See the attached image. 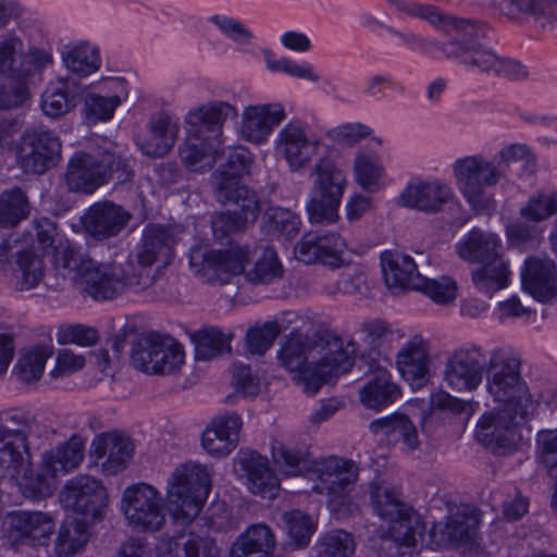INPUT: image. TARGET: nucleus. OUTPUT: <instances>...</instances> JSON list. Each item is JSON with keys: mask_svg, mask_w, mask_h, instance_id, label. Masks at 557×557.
<instances>
[{"mask_svg": "<svg viewBox=\"0 0 557 557\" xmlns=\"http://www.w3.org/2000/svg\"><path fill=\"white\" fill-rule=\"evenodd\" d=\"M238 116L235 104L213 100L189 110L185 116L187 138L180 147V157L191 172H203L214 163L221 145L224 123Z\"/></svg>", "mask_w": 557, "mask_h": 557, "instance_id": "7ed1b4c3", "label": "nucleus"}, {"mask_svg": "<svg viewBox=\"0 0 557 557\" xmlns=\"http://www.w3.org/2000/svg\"><path fill=\"white\" fill-rule=\"evenodd\" d=\"M171 557H219L220 549L215 541L196 533L182 534L170 547Z\"/></svg>", "mask_w": 557, "mask_h": 557, "instance_id": "8fccbe9b", "label": "nucleus"}, {"mask_svg": "<svg viewBox=\"0 0 557 557\" xmlns=\"http://www.w3.org/2000/svg\"><path fill=\"white\" fill-rule=\"evenodd\" d=\"M403 209H461L462 203L454 187L438 177L411 176L394 198Z\"/></svg>", "mask_w": 557, "mask_h": 557, "instance_id": "f8f14e48", "label": "nucleus"}, {"mask_svg": "<svg viewBox=\"0 0 557 557\" xmlns=\"http://www.w3.org/2000/svg\"><path fill=\"white\" fill-rule=\"evenodd\" d=\"M91 455L98 459L107 457L104 465L111 472H117L125 468L132 459L134 444L129 437L116 432H108L97 435L91 443Z\"/></svg>", "mask_w": 557, "mask_h": 557, "instance_id": "c756f323", "label": "nucleus"}, {"mask_svg": "<svg viewBox=\"0 0 557 557\" xmlns=\"http://www.w3.org/2000/svg\"><path fill=\"white\" fill-rule=\"evenodd\" d=\"M370 495L375 512L384 520L399 515L407 507L398 497L397 492L385 481L375 480L370 483Z\"/></svg>", "mask_w": 557, "mask_h": 557, "instance_id": "603ef678", "label": "nucleus"}, {"mask_svg": "<svg viewBox=\"0 0 557 557\" xmlns=\"http://www.w3.org/2000/svg\"><path fill=\"white\" fill-rule=\"evenodd\" d=\"M343 346V342L331 334L311 344L307 337L294 335L284 343L277 352L281 367L295 373V377L305 383L306 388L317 393L332 376L348 372L352 367L355 352Z\"/></svg>", "mask_w": 557, "mask_h": 557, "instance_id": "f03ea898", "label": "nucleus"}, {"mask_svg": "<svg viewBox=\"0 0 557 557\" xmlns=\"http://www.w3.org/2000/svg\"><path fill=\"white\" fill-rule=\"evenodd\" d=\"M54 63L50 47L28 46L14 33L0 35V77H38Z\"/></svg>", "mask_w": 557, "mask_h": 557, "instance_id": "1a4fd4ad", "label": "nucleus"}, {"mask_svg": "<svg viewBox=\"0 0 557 557\" xmlns=\"http://www.w3.org/2000/svg\"><path fill=\"white\" fill-rule=\"evenodd\" d=\"M53 263L55 270L69 278L78 288L85 276L91 271L96 261L69 240L60 242L54 247Z\"/></svg>", "mask_w": 557, "mask_h": 557, "instance_id": "2f4dec72", "label": "nucleus"}, {"mask_svg": "<svg viewBox=\"0 0 557 557\" xmlns=\"http://www.w3.org/2000/svg\"><path fill=\"white\" fill-rule=\"evenodd\" d=\"M262 227L268 235L290 239L299 233L300 219L294 211H268L262 218Z\"/></svg>", "mask_w": 557, "mask_h": 557, "instance_id": "13d9d810", "label": "nucleus"}, {"mask_svg": "<svg viewBox=\"0 0 557 557\" xmlns=\"http://www.w3.org/2000/svg\"><path fill=\"white\" fill-rule=\"evenodd\" d=\"M442 51L447 58H456L471 71L493 74L510 81L527 78L525 66L510 58L497 55L490 48L475 45L460 46L457 44H443Z\"/></svg>", "mask_w": 557, "mask_h": 557, "instance_id": "dca6fc26", "label": "nucleus"}, {"mask_svg": "<svg viewBox=\"0 0 557 557\" xmlns=\"http://www.w3.org/2000/svg\"><path fill=\"white\" fill-rule=\"evenodd\" d=\"M61 59L65 69L79 77H87L101 67L100 49L89 41L81 40L64 45Z\"/></svg>", "mask_w": 557, "mask_h": 557, "instance_id": "c9c22d12", "label": "nucleus"}, {"mask_svg": "<svg viewBox=\"0 0 557 557\" xmlns=\"http://www.w3.org/2000/svg\"><path fill=\"white\" fill-rule=\"evenodd\" d=\"M283 274L282 265L276 252L265 248L262 256L257 260L252 270L246 273V277L253 284H268Z\"/></svg>", "mask_w": 557, "mask_h": 557, "instance_id": "680f3d73", "label": "nucleus"}, {"mask_svg": "<svg viewBox=\"0 0 557 557\" xmlns=\"http://www.w3.org/2000/svg\"><path fill=\"white\" fill-rule=\"evenodd\" d=\"M308 456L307 450L290 449L280 442L272 446L273 461L285 475L301 474L306 469Z\"/></svg>", "mask_w": 557, "mask_h": 557, "instance_id": "052dcab7", "label": "nucleus"}, {"mask_svg": "<svg viewBox=\"0 0 557 557\" xmlns=\"http://www.w3.org/2000/svg\"><path fill=\"white\" fill-rule=\"evenodd\" d=\"M180 129L177 116L168 112H159L149 119L147 133L137 137L136 145L147 157L163 158L175 146Z\"/></svg>", "mask_w": 557, "mask_h": 557, "instance_id": "5701e85b", "label": "nucleus"}, {"mask_svg": "<svg viewBox=\"0 0 557 557\" xmlns=\"http://www.w3.org/2000/svg\"><path fill=\"white\" fill-rule=\"evenodd\" d=\"M520 360L493 356L486 367L487 391L497 401L505 405L482 416L475 436L480 443L498 455L513 451L522 440L519 432L527 411L518 394L523 387L520 375Z\"/></svg>", "mask_w": 557, "mask_h": 557, "instance_id": "f257e3e1", "label": "nucleus"}, {"mask_svg": "<svg viewBox=\"0 0 557 557\" xmlns=\"http://www.w3.org/2000/svg\"><path fill=\"white\" fill-rule=\"evenodd\" d=\"M314 174L306 209H338L347 186L343 170L333 160L321 158L314 166Z\"/></svg>", "mask_w": 557, "mask_h": 557, "instance_id": "6ab92c4d", "label": "nucleus"}, {"mask_svg": "<svg viewBox=\"0 0 557 557\" xmlns=\"http://www.w3.org/2000/svg\"><path fill=\"white\" fill-rule=\"evenodd\" d=\"M53 532L52 517L42 511L15 510L3 520V536L15 550L23 546H47Z\"/></svg>", "mask_w": 557, "mask_h": 557, "instance_id": "f3484780", "label": "nucleus"}, {"mask_svg": "<svg viewBox=\"0 0 557 557\" xmlns=\"http://www.w3.org/2000/svg\"><path fill=\"white\" fill-rule=\"evenodd\" d=\"M46 269L44 255L34 248L15 251L12 270L20 290L37 287L46 276Z\"/></svg>", "mask_w": 557, "mask_h": 557, "instance_id": "58836bf2", "label": "nucleus"}, {"mask_svg": "<svg viewBox=\"0 0 557 557\" xmlns=\"http://www.w3.org/2000/svg\"><path fill=\"white\" fill-rule=\"evenodd\" d=\"M398 396V387L389 381L385 372H380L360 389L361 403L373 409L392 404Z\"/></svg>", "mask_w": 557, "mask_h": 557, "instance_id": "de8ad7c7", "label": "nucleus"}, {"mask_svg": "<svg viewBox=\"0 0 557 557\" xmlns=\"http://www.w3.org/2000/svg\"><path fill=\"white\" fill-rule=\"evenodd\" d=\"M121 509L127 523L135 530L157 532L165 524L164 499L147 483H136L122 494Z\"/></svg>", "mask_w": 557, "mask_h": 557, "instance_id": "9b49d317", "label": "nucleus"}, {"mask_svg": "<svg viewBox=\"0 0 557 557\" xmlns=\"http://www.w3.org/2000/svg\"><path fill=\"white\" fill-rule=\"evenodd\" d=\"M32 465L29 442H21L10 433L0 430V472L13 471L20 473L26 466Z\"/></svg>", "mask_w": 557, "mask_h": 557, "instance_id": "a18cd8bd", "label": "nucleus"}, {"mask_svg": "<svg viewBox=\"0 0 557 557\" xmlns=\"http://www.w3.org/2000/svg\"><path fill=\"white\" fill-rule=\"evenodd\" d=\"M89 533L85 522L74 520L59 530L55 553L59 557H72L88 542Z\"/></svg>", "mask_w": 557, "mask_h": 557, "instance_id": "864d4df0", "label": "nucleus"}, {"mask_svg": "<svg viewBox=\"0 0 557 557\" xmlns=\"http://www.w3.org/2000/svg\"><path fill=\"white\" fill-rule=\"evenodd\" d=\"M396 364L412 387H421L429 374L428 349L423 341L419 337L409 341L397 354Z\"/></svg>", "mask_w": 557, "mask_h": 557, "instance_id": "72a5a7b5", "label": "nucleus"}, {"mask_svg": "<svg viewBox=\"0 0 557 557\" xmlns=\"http://www.w3.org/2000/svg\"><path fill=\"white\" fill-rule=\"evenodd\" d=\"M231 335L223 334L219 329L209 327L193 333L196 359L209 360L231 349Z\"/></svg>", "mask_w": 557, "mask_h": 557, "instance_id": "3c124183", "label": "nucleus"}, {"mask_svg": "<svg viewBox=\"0 0 557 557\" xmlns=\"http://www.w3.org/2000/svg\"><path fill=\"white\" fill-rule=\"evenodd\" d=\"M129 219L127 211H86L81 221L90 236L107 238L116 235Z\"/></svg>", "mask_w": 557, "mask_h": 557, "instance_id": "37998d69", "label": "nucleus"}, {"mask_svg": "<svg viewBox=\"0 0 557 557\" xmlns=\"http://www.w3.org/2000/svg\"><path fill=\"white\" fill-rule=\"evenodd\" d=\"M370 431L391 441H401L409 449L419 446L417 429L410 419L403 413H394L371 422Z\"/></svg>", "mask_w": 557, "mask_h": 557, "instance_id": "79ce46f5", "label": "nucleus"}, {"mask_svg": "<svg viewBox=\"0 0 557 557\" xmlns=\"http://www.w3.org/2000/svg\"><path fill=\"white\" fill-rule=\"evenodd\" d=\"M210 487V475L205 467L182 465L168 481L165 506L175 519L191 521L199 515Z\"/></svg>", "mask_w": 557, "mask_h": 557, "instance_id": "0eeeda50", "label": "nucleus"}, {"mask_svg": "<svg viewBox=\"0 0 557 557\" xmlns=\"http://www.w3.org/2000/svg\"><path fill=\"white\" fill-rule=\"evenodd\" d=\"M281 329L276 322L269 321L261 326L250 327L246 334L249 352L263 355L273 344Z\"/></svg>", "mask_w": 557, "mask_h": 557, "instance_id": "338daca9", "label": "nucleus"}, {"mask_svg": "<svg viewBox=\"0 0 557 557\" xmlns=\"http://www.w3.org/2000/svg\"><path fill=\"white\" fill-rule=\"evenodd\" d=\"M381 261L385 284L393 293L418 289L423 284L424 276L417 271V264L409 256L386 251Z\"/></svg>", "mask_w": 557, "mask_h": 557, "instance_id": "c85d7f7f", "label": "nucleus"}, {"mask_svg": "<svg viewBox=\"0 0 557 557\" xmlns=\"http://www.w3.org/2000/svg\"><path fill=\"white\" fill-rule=\"evenodd\" d=\"M352 173L355 182L368 193H377L386 186L385 166L379 154L373 151L359 150L356 153Z\"/></svg>", "mask_w": 557, "mask_h": 557, "instance_id": "4c0bfd02", "label": "nucleus"}, {"mask_svg": "<svg viewBox=\"0 0 557 557\" xmlns=\"http://www.w3.org/2000/svg\"><path fill=\"white\" fill-rule=\"evenodd\" d=\"M62 145L58 134L46 127L27 128L18 148L17 161L26 174H44L62 159Z\"/></svg>", "mask_w": 557, "mask_h": 557, "instance_id": "4468645a", "label": "nucleus"}, {"mask_svg": "<svg viewBox=\"0 0 557 557\" xmlns=\"http://www.w3.org/2000/svg\"><path fill=\"white\" fill-rule=\"evenodd\" d=\"M486 367L480 349H459L447 360L445 380L454 389L473 391L481 384Z\"/></svg>", "mask_w": 557, "mask_h": 557, "instance_id": "b1692460", "label": "nucleus"}, {"mask_svg": "<svg viewBox=\"0 0 557 557\" xmlns=\"http://www.w3.org/2000/svg\"><path fill=\"white\" fill-rule=\"evenodd\" d=\"M84 86L70 76L50 81L40 96V108L50 119H59L73 111L82 101Z\"/></svg>", "mask_w": 557, "mask_h": 557, "instance_id": "a878e982", "label": "nucleus"}, {"mask_svg": "<svg viewBox=\"0 0 557 557\" xmlns=\"http://www.w3.org/2000/svg\"><path fill=\"white\" fill-rule=\"evenodd\" d=\"M153 282V275L132 272L126 264L96 262L78 289L95 300H111L123 294L127 287L146 289Z\"/></svg>", "mask_w": 557, "mask_h": 557, "instance_id": "6e6552de", "label": "nucleus"}, {"mask_svg": "<svg viewBox=\"0 0 557 557\" xmlns=\"http://www.w3.org/2000/svg\"><path fill=\"white\" fill-rule=\"evenodd\" d=\"M265 66L270 72L284 73L295 78L319 82L320 76L313 71V66L308 62H297L289 58H274V53L269 49L262 50Z\"/></svg>", "mask_w": 557, "mask_h": 557, "instance_id": "6e6d98bb", "label": "nucleus"}, {"mask_svg": "<svg viewBox=\"0 0 557 557\" xmlns=\"http://www.w3.org/2000/svg\"><path fill=\"white\" fill-rule=\"evenodd\" d=\"M493 161L498 163L503 171V180L506 177L510 164L522 162L518 178L527 180L535 175L537 171V158L525 144L515 143L504 146L493 157Z\"/></svg>", "mask_w": 557, "mask_h": 557, "instance_id": "c03bdc74", "label": "nucleus"}, {"mask_svg": "<svg viewBox=\"0 0 557 557\" xmlns=\"http://www.w3.org/2000/svg\"><path fill=\"white\" fill-rule=\"evenodd\" d=\"M386 521L389 523L387 536L398 545L414 546L424 531L419 516L408 506Z\"/></svg>", "mask_w": 557, "mask_h": 557, "instance_id": "49530a36", "label": "nucleus"}, {"mask_svg": "<svg viewBox=\"0 0 557 557\" xmlns=\"http://www.w3.org/2000/svg\"><path fill=\"white\" fill-rule=\"evenodd\" d=\"M49 352L45 348H37L22 356L14 370L17 377L24 383L37 382L44 372Z\"/></svg>", "mask_w": 557, "mask_h": 557, "instance_id": "0e129e2a", "label": "nucleus"}, {"mask_svg": "<svg viewBox=\"0 0 557 557\" xmlns=\"http://www.w3.org/2000/svg\"><path fill=\"white\" fill-rule=\"evenodd\" d=\"M509 271L499 258L476 269L472 273V282L480 290L493 293L507 286Z\"/></svg>", "mask_w": 557, "mask_h": 557, "instance_id": "5fc2aeb1", "label": "nucleus"}, {"mask_svg": "<svg viewBox=\"0 0 557 557\" xmlns=\"http://www.w3.org/2000/svg\"><path fill=\"white\" fill-rule=\"evenodd\" d=\"M26 466L23 470H25L24 474L20 480V488L23 495L27 498L39 499L47 496H50L53 492V485L51 483L50 476L41 467V471H27Z\"/></svg>", "mask_w": 557, "mask_h": 557, "instance_id": "69168bd1", "label": "nucleus"}, {"mask_svg": "<svg viewBox=\"0 0 557 557\" xmlns=\"http://www.w3.org/2000/svg\"><path fill=\"white\" fill-rule=\"evenodd\" d=\"M133 177L134 170L129 159L114 152H104L99 158L81 153L69 162L66 184L73 191L92 194L110 180L126 183Z\"/></svg>", "mask_w": 557, "mask_h": 557, "instance_id": "423d86ee", "label": "nucleus"}, {"mask_svg": "<svg viewBox=\"0 0 557 557\" xmlns=\"http://www.w3.org/2000/svg\"><path fill=\"white\" fill-rule=\"evenodd\" d=\"M498 247L499 239L495 234L473 228L468 237L458 244L457 252L466 261L483 264L500 258Z\"/></svg>", "mask_w": 557, "mask_h": 557, "instance_id": "a19ab883", "label": "nucleus"}, {"mask_svg": "<svg viewBox=\"0 0 557 557\" xmlns=\"http://www.w3.org/2000/svg\"><path fill=\"white\" fill-rule=\"evenodd\" d=\"M174 243V233L171 227L156 224L148 225L144 230L141 245L136 253L139 269L136 270L132 262H127L126 267L132 272H143L151 275L149 269L154 263L161 261L166 264L169 262Z\"/></svg>", "mask_w": 557, "mask_h": 557, "instance_id": "393cba45", "label": "nucleus"}, {"mask_svg": "<svg viewBox=\"0 0 557 557\" xmlns=\"http://www.w3.org/2000/svg\"><path fill=\"white\" fill-rule=\"evenodd\" d=\"M453 177L458 191L471 209H491L495 205L490 188L503 180L498 163L482 153L456 159L451 164Z\"/></svg>", "mask_w": 557, "mask_h": 557, "instance_id": "39448f33", "label": "nucleus"}, {"mask_svg": "<svg viewBox=\"0 0 557 557\" xmlns=\"http://www.w3.org/2000/svg\"><path fill=\"white\" fill-rule=\"evenodd\" d=\"M239 463L246 472L248 488L252 494L269 499L276 496L280 482L264 457L257 453H250L242 457Z\"/></svg>", "mask_w": 557, "mask_h": 557, "instance_id": "f704fd0d", "label": "nucleus"}, {"mask_svg": "<svg viewBox=\"0 0 557 557\" xmlns=\"http://www.w3.org/2000/svg\"><path fill=\"white\" fill-rule=\"evenodd\" d=\"M282 520L285 524V529L287 530L289 537L294 541V543L299 546L308 544L313 531V525L308 515L299 510H293L289 512H284Z\"/></svg>", "mask_w": 557, "mask_h": 557, "instance_id": "774afa93", "label": "nucleus"}, {"mask_svg": "<svg viewBox=\"0 0 557 557\" xmlns=\"http://www.w3.org/2000/svg\"><path fill=\"white\" fill-rule=\"evenodd\" d=\"M249 259V250L246 247L232 246L227 250L206 251L201 248H194L189 255L190 265L197 271H202L218 281L225 284L232 275L244 272L245 263Z\"/></svg>", "mask_w": 557, "mask_h": 557, "instance_id": "412c9836", "label": "nucleus"}, {"mask_svg": "<svg viewBox=\"0 0 557 557\" xmlns=\"http://www.w3.org/2000/svg\"><path fill=\"white\" fill-rule=\"evenodd\" d=\"M112 95L89 94L84 99L83 111L90 123L107 122L113 117L116 108L127 98L128 89L125 78L115 77L108 82Z\"/></svg>", "mask_w": 557, "mask_h": 557, "instance_id": "473e14b6", "label": "nucleus"}, {"mask_svg": "<svg viewBox=\"0 0 557 557\" xmlns=\"http://www.w3.org/2000/svg\"><path fill=\"white\" fill-rule=\"evenodd\" d=\"M84 441L79 435H72L69 441L42 456V468L55 476L59 471L69 472L76 469L84 458Z\"/></svg>", "mask_w": 557, "mask_h": 557, "instance_id": "ea45409f", "label": "nucleus"}, {"mask_svg": "<svg viewBox=\"0 0 557 557\" xmlns=\"http://www.w3.org/2000/svg\"><path fill=\"white\" fill-rule=\"evenodd\" d=\"M318 471L321 485L313 490L330 497L329 507L337 518H343L357 509V506L346 497L358 478V468L355 462L330 457L321 463Z\"/></svg>", "mask_w": 557, "mask_h": 557, "instance_id": "ddd939ff", "label": "nucleus"}, {"mask_svg": "<svg viewBox=\"0 0 557 557\" xmlns=\"http://www.w3.org/2000/svg\"><path fill=\"white\" fill-rule=\"evenodd\" d=\"M258 211H219L212 218V231L214 237L223 240L231 233H236L246 228L248 223H255L258 219Z\"/></svg>", "mask_w": 557, "mask_h": 557, "instance_id": "4d7b16f0", "label": "nucleus"}, {"mask_svg": "<svg viewBox=\"0 0 557 557\" xmlns=\"http://www.w3.org/2000/svg\"><path fill=\"white\" fill-rule=\"evenodd\" d=\"M242 426L243 422L237 413L216 417L202 433V447L215 457L228 455L239 443Z\"/></svg>", "mask_w": 557, "mask_h": 557, "instance_id": "cd10ccee", "label": "nucleus"}, {"mask_svg": "<svg viewBox=\"0 0 557 557\" xmlns=\"http://www.w3.org/2000/svg\"><path fill=\"white\" fill-rule=\"evenodd\" d=\"M355 549L352 535L343 530H335L318 542L315 557H351Z\"/></svg>", "mask_w": 557, "mask_h": 557, "instance_id": "bf43d9fd", "label": "nucleus"}, {"mask_svg": "<svg viewBox=\"0 0 557 557\" xmlns=\"http://www.w3.org/2000/svg\"><path fill=\"white\" fill-rule=\"evenodd\" d=\"M60 500L66 509L92 521L100 520L108 506V494L99 480L78 475L70 480L60 492Z\"/></svg>", "mask_w": 557, "mask_h": 557, "instance_id": "a211bd4d", "label": "nucleus"}, {"mask_svg": "<svg viewBox=\"0 0 557 557\" xmlns=\"http://www.w3.org/2000/svg\"><path fill=\"white\" fill-rule=\"evenodd\" d=\"M275 547L272 530L263 523L250 525L233 544L231 557H270Z\"/></svg>", "mask_w": 557, "mask_h": 557, "instance_id": "e433bc0d", "label": "nucleus"}, {"mask_svg": "<svg viewBox=\"0 0 557 557\" xmlns=\"http://www.w3.org/2000/svg\"><path fill=\"white\" fill-rule=\"evenodd\" d=\"M346 244L336 233L318 235L306 233L294 249L295 257L306 263H321L331 268L343 265V252Z\"/></svg>", "mask_w": 557, "mask_h": 557, "instance_id": "4be33fe9", "label": "nucleus"}, {"mask_svg": "<svg viewBox=\"0 0 557 557\" xmlns=\"http://www.w3.org/2000/svg\"><path fill=\"white\" fill-rule=\"evenodd\" d=\"M521 277L524 290L542 302L557 295V267L549 258L527 259Z\"/></svg>", "mask_w": 557, "mask_h": 557, "instance_id": "bb28decb", "label": "nucleus"}, {"mask_svg": "<svg viewBox=\"0 0 557 557\" xmlns=\"http://www.w3.org/2000/svg\"><path fill=\"white\" fill-rule=\"evenodd\" d=\"M321 145L310 124L301 119L289 120L276 134L274 148L292 172L307 168Z\"/></svg>", "mask_w": 557, "mask_h": 557, "instance_id": "2eb2a0df", "label": "nucleus"}, {"mask_svg": "<svg viewBox=\"0 0 557 557\" xmlns=\"http://www.w3.org/2000/svg\"><path fill=\"white\" fill-rule=\"evenodd\" d=\"M479 529V518L474 515L456 513L444 523H436L430 537L437 546L467 544L473 541Z\"/></svg>", "mask_w": 557, "mask_h": 557, "instance_id": "7c9ffc66", "label": "nucleus"}, {"mask_svg": "<svg viewBox=\"0 0 557 557\" xmlns=\"http://www.w3.org/2000/svg\"><path fill=\"white\" fill-rule=\"evenodd\" d=\"M184 358V350L177 342L157 333L143 335L134 343L131 352L133 367L147 374L176 373Z\"/></svg>", "mask_w": 557, "mask_h": 557, "instance_id": "9d476101", "label": "nucleus"}, {"mask_svg": "<svg viewBox=\"0 0 557 557\" xmlns=\"http://www.w3.org/2000/svg\"><path fill=\"white\" fill-rule=\"evenodd\" d=\"M285 119L286 111L281 102L249 104L242 112L239 137L256 146L265 145Z\"/></svg>", "mask_w": 557, "mask_h": 557, "instance_id": "aec40b11", "label": "nucleus"}, {"mask_svg": "<svg viewBox=\"0 0 557 557\" xmlns=\"http://www.w3.org/2000/svg\"><path fill=\"white\" fill-rule=\"evenodd\" d=\"M0 85V109L10 110L24 107L30 99V85L44 81V73L38 77H3Z\"/></svg>", "mask_w": 557, "mask_h": 557, "instance_id": "09e8293b", "label": "nucleus"}, {"mask_svg": "<svg viewBox=\"0 0 557 557\" xmlns=\"http://www.w3.org/2000/svg\"><path fill=\"white\" fill-rule=\"evenodd\" d=\"M252 163L253 156L244 146L225 152L224 161L212 174L214 197L219 203L238 209H261L256 191L242 183L250 174Z\"/></svg>", "mask_w": 557, "mask_h": 557, "instance_id": "20e7f679", "label": "nucleus"}, {"mask_svg": "<svg viewBox=\"0 0 557 557\" xmlns=\"http://www.w3.org/2000/svg\"><path fill=\"white\" fill-rule=\"evenodd\" d=\"M539 442L541 444V461L553 482L552 506L557 508V435L552 431H543L539 435Z\"/></svg>", "mask_w": 557, "mask_h": 557, "instance_id": "e2e57ef3", "label": "nucleus"}]
</instances>
